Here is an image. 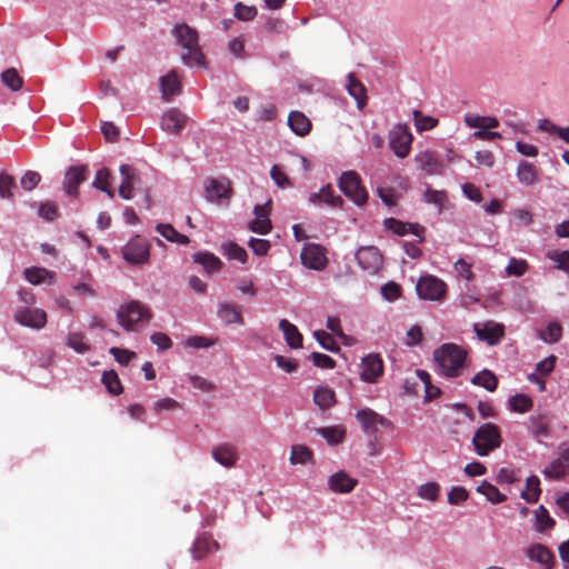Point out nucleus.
<instances>
[{
    "label": "nucleus",
    "mask_w": 569,
    "mask_h": 569,
    "mask_svg": "<svg viewBox=\"0 0 569 569\" xmlns=\"http://www.w3.org/2000/svg\"><path fill=\"white\" fill-rule=\"evenodd\" d=\"M309 201L313 204L326 203L332 208H340L343 203L341 197L336 196L329 184L322 187L319 192L311 193Z\"/></svg>",
    "instance_id": "obj_25"
},
{
    "label": "nucleus",
    "mask_w": 569,
    "mask_h": 569,
    "mask_svg": "<svg viewBox=\"0 0 569 569\" xmlns=\"http://www.w3.org/2000/svg\"><path fill=\"white\" fill-rule=\"evenodd\" d=\"M40 181V173H38L37 171L29 170L21 177L20 184L24 190L31 191L39 184Z\"/></svg>",
    "instance_id": "obj_56"
},
{
    "label": "nucleus",
    "mask_w": 569,
    "mask_h": 569,
    "mask_svg": "<svg viewBox=\"0 0 569 569\" xmlns=\"http://www.w3.org/2000/svg\"><path fill=\"white\" fill-rule=\"evenodd\" d=\"M279 329L282 331L284 340L290 348L298 349L302 347V335L293 323L287 319H281L279 322Z\"/></svg>",
    "instance_id": "obj_28"
},
{
    "label": "nucleus",
    "mask_w": 569,
    "mask_h": 569,
    "mask_svg": "<svg viewBox=\"0 0 569 569\" xmlns=\"http://www.w3.org/2000/svg\"><path fill=\"white\" fill-rule=\"evenodd\" d=\"M382 297L388 301H395L401 296V287L390 281L381 287L380 290Z\"/></svg>",
    "instance_id": "obj_57"
},
{
    "label": "nucleus",
    "mask_w": 569,
    "mask_h": 569,
    "mask_svg": "<svg viewBox=\"0 0 569 569\" xmlns=\"http://www.w3.org/2000/svg\"><path fill=\"white\" fill-rule=\"evenodd\" d=\"M218 317L227 325L242 323L241 308L232 302H222L218 306Z\"/></svg>",
    "instance_id": "obj_27"
},
{
    "label": "nucleus",
    "mask_w": 569,
    "mask_h": 569,
    "mask_svg": "<svg viewBox=\"0 0 569 569\" xmlns=\"http://www.w3.org/2000/svg\"><path fill=\"white\" fill-rule=\"evenodd\" d=\"M309 358L312 363L321 369H333L336 367V361L326 353L312 352Z\"/></svg>",
    "instance_id": "obj_55"
},
{
    "label": "nucleus",
    "mask_w": 569,
    "mask_h": 569,
    "mask_svg": "<svg viewBox=\"0 0 569 569\" xmlns=\"http://www.w3.org/2000/svg\"><path fill=\"white\" fill-rule=\"evenodd\" d=\"M289 128L300 137L307 136L312 128L310 119L301 111H291L288 116Z\"/></svg>",
    "instance_id": "obj_23"
},
{
    "label": "nucleus",
    "mask_w": 569,
    "mask_h": 569,
    "mask_svg": "<svg viewBox=\"0 0 569 569\" xmlns=\"http://www.w3.org/2000/svg\"><path fill=\"white\" fill-rule=\"evenodd\" d=\"M530 431L537 439L549 436V423L545 416L538 415L530 417Z\"/></svg>",
    "instance_id": "obj_41"
},
{
    "label": "nucleus",
    "mask_w": 569,
    "mask_h": 569,
    "mask_svg": "<svg viewBox=\"0 0 569 569\" xmlns=\"http://www.w3.org/2000/svg\"><path fill=\"white\" fill-rule=\"evenodd\" d=\"M440 492V486L437 482H427L419 487L418 495L420 498L436 501Z\"/></svg>",
    "instance_id": "obj_53"
},
{
    "label": "nucleus",
    "mask_w": 569,
    "mask_h": 569,
    "mask_svg": "<svg viewBox=\"0 0 569 569\" xmlns=\"http://www.w3.org/2000/svg\"><path fill=\"white\" fill-rule=\"evenodd\" d=\"M160 88L162 98L166 101L171 100L173 96L181 92V82L174 70L170 71L168 74L160 79Z\"/></svg>",
    "instance_id": "obj_26"
},
{
    "label": "nucleus",
    "mask_w": 569,
    "mask_h": 569,
    "mask_svg": "<svg viewBox=\"0 0 569 569\" xmlns=\"http://www.w3.org/2000/svg\"><path fill=\"white\" fill-rule=\"evenodd\" d=\"M212 546L218 548V543L211 541L209 538H198L191 549L193 558L197 560L202 559L211 550Z\"/></svg>",
    "instance_id": "obj_47"
},
{
    "label": "nucleus",
    "mask_w": 569,
    "mask_h": 569,
    "mask_svg": "<svg viewBox=\"0 0 569 569\" xmlns=\"http://www.w3.org/2000/svg\"><path fill=\"white\" fill-rule=\"evenodd\" d=\"M528 268V264L525 260H518L516 258H511L509 260L508 266L506 267V271L509 276L520 277L522 276Z\"/></svg>",
    "instance_id": "obj_60"
},
{
    "label": "nucleus",
    "mask_w": 569,
    "mask_h": 569,
    "mask_svg": "<svg viewBox=\"0 0 569 569\" xmlns=\"http://www.w3.org/2000/svg\"><path fill=\"white\" fill-rule=\"evenodd\" d=\"M329 445L341 443L346 437V429L342 426L322 427L317 430Z\"/></svg>",
    "instance_id": "obj_38"
},
{
    "label": "nucleus",
    "mask_w": 569,
    "mask_h": 569,
    "mask_svg": "<svg viewBox=\"0 0 569 569\" xmlns=\"http://www.w3.org/2000/svg\"><path fill=\"white\" fill-rule=\"evenodd\" d=\"M356 259L362 270L377 273L383 263L382 254L375 246L360 247L356 252Z\"/></svg>",
    "instance_id": "obj_10"
},
{
    "label": "nucleus",
    "mask_w": 569,
    "mask_h": 569,
    "mask_svg": "<svg viewBox=\"0 0 569 569\" xmlns=\"http://www.w3.org/2000/svg\"><path fill=\"white\" fill-rule=\"evenodd\" d=\"M339 187L346 197L356 204L362 206L367 202L368 193L361 184L360 177L355 171L343 172L339 180Z\"/></svg>",
    "instance_id": "obj_5"
},
{
    "label": "nucleus",
    "mask_w": 569,
    "mask_h": 569,
    "mask_svg": "<svg viewBox=\"0 0 569 569\" xmlns=\"http://www.w3.org/2000/svg\"><path fill=\"white\" fill-rule=\"evenodd\" d=\"M221 250L223 256H226L229 260H236L241 263H244L247 261L248 254L246 249L233 241H227L222 243Z\"/></svg>",
    "instance_id": "obj_39"
},
{
    "label": "nucleus",
    "mask_w": 569,
    "mask_h": 569,
    "mask_svg": "<svg viewBox=\"0 0 569 569\" xmlns=\"http://www.w3.org/2000/svg\"><path fill=\"white\" fill-rule=\"evenodd\" d=\"M14 320L23 327L40 330L47 325V313L39 308H19L14 312Z\"/></svg>",
    "instance_id": "obj_11"
},
{
    "label": "nucleus",
    "mask_w": 569,
    "mask_h": 569,
    "mask_svg": "<svg viewBox=\"0 0 569 569\" xmlns=\"http://www.w3.org/2000/svg\"><path fill=\"white\" fill-rule=\"evenodd\" d=\"M156 230L168 241L180 244H188L189 238L178 232L170 223H158Z\"/></svg>",
    "instance_id": "obj_37"
},
{
    "label": "nucleus",
    "mask_w": 569,
    "mask_h": 569,
    "mask_svg": "<svg viewBox=\"0 0 569 569\" xmlns=\"http://www.w3.org/2000/svg\"><path fill=\"white\" fill-rule=\"evenodd\" d=\"M412 134L406 124H398L389 131V147L399 158H406L410 152Z\"/></svg>",
    "instance_id": "obj_7"
},
{
    "label": "nucleus",
    "mask_w": 569,
    "mask_h": 569,
    "mask_svg": "<svg viewBox=\"0 0 569 569\" xmlns=\"http://www.w3.org/2000/svg\"><path fill=\"white\" fill-rule=\"evenodd\" d=\"M193 261L201 264L207 273L218 272L222 269L223 262L211 252H197L193 254Z\"/></svg>",
    "instance_id": "obj_30"
},
{
    "label": "nucleus",
    "mask_w": 569,
    "mask_h": 569,
    "mask_svg": "<svg viewBox=\"0 0 569 569\" xmlns=\"http://www.w3.org/2000/svg\"><path fill=\"white\" fill-rule=\"evenodd\" d=\"M556 521L550 517L549 511L539 506L535 511V528L538 532H546L553 529Z\"/></svg>",
    "instance_id": "obj_33"
},
{
    "label": "nucleus",
    "mask_w": 569,
    "mask_h": 569,
    "mask_svg": "<svg viewBox=\"0 0 569 569\" xmlns=\"http://www.w3.org/2000/svg\"><path fill=\"white\" fill-rule=\"evenodd\" d=\"M469 497V492L465 487L456 486L452 487L448 493V502L450 505H460L465 502Z\"/></svg>",
    "instance_id": "obj_58"
},
{
    "label": "nucleus",
    "mask_w": 569,
    "mask_h": 569,
    "mask_svg": "<svg viewBox=\"0 0 569 569\" xmlns=\"http://www.w3.org/2000/svg\"><path fill=\"white\" fill-rule=\"evenodd\" d=\"M468 352L455 343H443L433 351L440 372L448 378L459 377L468 367Z\"/></svg>",
    "instance_id": "obj_1"
},
{
    "label": "nucleus",
    "mask_w": 569,
    "mask_h": 569,
    "mask_svg": "<svg viewBox=\"0 0 569 569\" xmlns=\"http://www.w3.org/2000/svg\"><path fill=\"white\" fill-rule=\"evenodd\" d=\"M527 555L530 558V560L539 562L541 566L545 567V569H551L553 567V563H555L553 553L551 552V550L548 547H546L541 543L532 545L528 549Z\"/></svg>",
    "instance_id": "obj_22"
},
{
    "label": "nucleus",
    "mask_w": 569,
    "mask_h": 569,
    "mask_svg": "<svg viewBox=\"0 0 569 569\" xmlns=\"http://www.w3.org/2000/svg\"><path fill=\"white\" fill-rule=\"evenodd\" d=\"M502 438L498 426L491 422L481 425L475 432L472 445L480 457H486L501 446Z\"/></svg>",
    "instance_id": "obj_4"
},
{
    "label": "nucleus",
    "mask_w": 569,
    "mask_h": 569,
    "mask_svg": "<svg viewBox=\"0 0 569 569\" xmlns=\"http://www.w3.org/2000/svg\"><path fill=\"white\" fill-rule=\"evenodd\" d=\"M418 167L429 176L441 174L443 163L439 156L432 151H422L416 156Z\"/></svg>",
    "instance_id": "obj_20"
},
{
    "label": "nucleus",
    "mask_w": 569,
    "mask_h": 569,
    "mask_svg": "<svg viewBox=\"0 0 569 569\" xmlns=\"http://www.w3.org/2000/svg\"><path fill=\"white\" fill-rule=\"evenodd\" d=\"M510 409L515 412L525 413L531 410L532 399L525 393H517L509 399Z\"/></svg>",
    "instance_id": "obj_45"
},
{
    "label": "nucleus",
    "mask_w": 569,
    "mask_h": 569,
    "mask_svg": "<svg viewBox=\"0 0 569 569\" xmlns=\"http://www.w3.org/2000/svg\"><path fill=\"white\" fill-rule=\"evenodd\" d=\"M312 458V451L301 445L293 446L291 449L290 461L292 465L306 463Z\"/></svg>",
    "instance_id": "obj_51"
},
{
    "label": "nucleus",
    "mask_w": 569,
    "mask_h": 569,
    "mask_svg": "<svg viewBox=\"0 0 569 569\" xmlns=\"http://www.w3.org/2000/svg\"><path fill=\"white\" fill-rule=\"evenodd\" d=\"M471 383L493 392L498 387V377L492 371L483 369L472 377Z\"/></svg>",
    "instance_id": "obj_31"
},
{
    "label": "nucleus",
    "mask_w": 569,
    "mask_h": 569,
    "mask_svg": "<svg viewBox=\"0 0 569 569\" xmlns=\"http://www.w3.org/2000/svg\"><path fill=\"white\" fill-rule=\"evenodd\" d=\"M110 171L107 168H101L97 171L96 178L92 182V186L103 192H106L110 198L114 197V190L110 188Z\"/></svg>",
    "instance_id": "obj_43"
},
{
    "label": "nucleus",
    "mask_w": 569,
    "mask_h": 569,
    "mask_svg": "<svg viewBox=\"0 0 569 569\" xmlns=\"http://www.w3.org/2000/svg\"><path fill=\"white\" fill-rule=\"evenodd\" d=\"M548 257L556 262L558 269L569 271V251L549 252Z\"/></svg>",
    "instance_id": "obj_62"
},
{
    "label": "nucleus",
    "mask_w": 569,
    "mask_h": 569,
    "mask_svg": "<svg viewBox=\"0 0 569 569\" xmlns=\"http://www.w3.org/2000/svg\"><path fill=\"white\" fill-rule=\"evenodd\" d=\"M313 401L320 409H329L336 403L335 391L328 387H318L313 392Z\"/></svg>",
    "instance_id": "obj_32"
},
{
    "label": "nucleus",
    "mask_w": 569,
    "mask_h": 569,
    "mask_svg": "<svg viewBox=\"0 0 569 569\" xmlns=\"http://www.w3.org/2000/svg\"><path fill=\"white\" fill-rule=\"evenodd\" d=\"M542 473L549 479H561L569 475V462L560 457L552 461L550 466L542 471Z\"/></svg>",
    "instance_id": "obj_36"
},
{
    "label": "nucleus",
    "mask_w": 569,
    "mask_h": 569,
    "mask_svg": "<svg viewBox=\"0 0 569 569\" xmlns=\"http://www.w3.org/2000/svg\"><path fill=\"white\" fill-rule=\"evenodd\" d=\"M541 493L540 481L537 476H530L526 481V489L521 497L528 502H537Z\"/></svg>",
    "instance_id": "obj_42"
},
{
    "label": "nucleus",
    "mask_w": 569,
    "mask_h": 569,
    "mask_svg": "<svg viewBox=\"0 0 569 569\" xmlns=\"http://www.w3.org/2000/svg\"><path fill=\"white\" fill-rule=\"evenodd\" d=\"M24 277L30 283L40 284L47 280L51 282L53 279V273L44 268L32 267L24 270Z\"/></svg>",
    "instance_id": "obj_40"
},
{
    "label": "nucleus",
    "mask_w": 569,
    "mask_h": 569,
    "mask_svg": "<svg viewBox=\"0 0 569 569\" xmlns=\"http://www.w3.org/2000/svg\"><path fill=\"white\" fill-rule=\"evenodd\" d=\"M477 492L483 495L491 503H501L506 501L507 496L500 492V490L492 483L483 480L478 487Z\"/></svg>",
    "instance_id": "obj_35"
},
{
    "label": "nucleus",
    "mask_w": 569,
    "mask_h": 569,
    "mask_svg": "<svg viewBox=\"0 0 569 569\" xmlns=\"http://www.w3.org/2000/svg\"><path fill=\"white\" fill-rule=\"evenodd\" d=\"M539 338L548 343H553L560 340L562 335V328L557 322H551L545 330L538 332Z\"/></svg>",
    "instance_id": "obj_49"
},
{
    "label": "nucleus",
    "mask_w": 569,
    "mask_h": 569,
    "mask_svg": "<svg viewBox=\"0 0 569 569\" xmlns=\"http://www.w3.org/2000/svg\"><path fill=\"white\" fill-rule=\"evenodd\" d=\"M212 458L223 467H232L238 460V452L232 445L223 443L212 449Z\"/></svg>",
    "instance_id": "obj_24"
},
{
    "label": "nucleus",
    "mask_w": 569,
    "mask_h": 569,
    "mask_svg": "<svg viewBox=\"0 0 569 569\" xmlns=\"http://www.w3.org/2000/svg\"><path fill=\"white\" fill-rule=\"evenodd\" d=\"M347 90L349 94L355 98L359 109L367 104V90L360 80L353 73L348 74Z\"/></svg>",
    "instance_id": "obj_29"
},
{
    "label": "nucleus",
    "mask_w": 569,
    "mask_h": 569,
    "mask_svg": "<svg viewBox=\"0 0 569 569\" xmlns=\"http://www.w3.org/2000/svg\"><path fill=\"white\" fill-rule=\"evenodd\" d=\"M87 172V166H73L67 170L64 174L63 189L68 196H78V188L83 181H86Z\"/></svg>",
    "instance_id": "obj_17"
},
{
    "label": "nucleus",
    "mask_w": 569,
    "mask_h": 569,
    "mask_svg": "<svg viewBox=\"0 0 569 569\" xmlns=\"http://www.w3.org/2000/svg\"><path fill=\"white\" fill-rule=\"evenodd\" d=\"M517 177L521 183L530 186L537 182L538 171L532 163L528 161H521L518 166Z\"/></svg>",
    "instance_id": "obj_34"
},
{
    "label": "nucleus",
    "mask_w": 569,
    "mask_h": 569,
    "mask_svg": "<svg viewBox=\"0 0 569 569\" xmlns=\"http://www.w3.org/2000/svg\"><path fill=\"white\" fill-rule=\"evenodd\" d=\"M216 343V340L209 339L202 336H194L188 338L186 341V345L191 348L201 349V348H209L212 347Z\"/></svg>",
    "instance_id": "obj_63"
},
{
    "label": "nucleus",
    "mask_w": 569,
    "mask_h": 569,
    "mask_svg": "<svg viewBox=\"0 0 569 569\" xmlns=\"http://www.w3.org/2000/svg\"><path fill=\"white\" fill-rule=\"evenodd\" d=\"M357 483L358 480L356 478L350 477L342 470L333 473L328 480L329 488L336 493H349Z\"/></svg>",
    "instance_id": "obj_21"
},
{
    "label": "nucleus",
    "mask_w": 569,
    "mask_h": 569,
    "mask_svg": "<svg viewBox=\"0 0 569 569\" xmlns=\"http://www.w3.org/2000/svg\"><path fill=\"white\" fill-rule=\"evenodd\" d=\"M270 177L278 187L286 188L291 186V181L288 176L277 164L272 166L270 170Z\"/></svg>",
    "instance_id": "obj_61"
},
{
    "label": "nucleus",
    "mask_w": 569,
    "mask_h": 569,
    "mask_svg": "<svg viewBox=\"0 0 569 569\" xmlns=\"http://www.w3.org/2000/svg\"><path fill=\"white\" fill-rule=\"evenodd\" d=\"M301 263L312 270H322L326 268L328 259L326 249L317 243H307L300 253Z\"/></svg>",
    "instance_id": "obj_9"
},
{
    "label": "nucleus",
    "mask_w": 569,
    "mask_h": 569,
    "mask_svg": "<svg viewBox=\"0 0 569 569\" xmlns=\"http://www.w3.org/2000/svg\"><path fill=\"white\" fill-rule=\"evenodd\" d=\"M423 198L426 202L441 207L446 200V192L433 189H427Z\"/></svg>",
    "instance_id": "obj_64"
},
{
    "label": "nucleus",
    "mask_w": 569,
    "mask_h": 569,
    "mask_svg": "<svg viewBox=\"0 0 569 569\" xmlns=\"http://www.w3.org/2000/svg\"><path fill=\"white\" fill-rule=\"evenodd\" d=\"M313 336L323 349L329 350L331 352L339 351L340 348L330 333L323 330H319L315 331Z\"/></svg>",
    "instance_id": "obj_52"
},
{
    "label": "nucleus",
    "mask_w": 569,
    "mask_h": 569,
    "mask_svg": "<svg viewBox=\"0 0 569 569\" xmlns=\"http://www.w3.org/2000/svg\"><path fill=\"white\" fill-rule=\"evenodd\" d=\"M1 80L4 86L12 91H18L22 88L23 80L14 68H9L1 73Z\"/></svg>",
    "instance_id": "obj_48"
},
{
    "label": "nucleus",
    "mask_w": 569,
    "mask_h": 569,
    "mask_svg": "<svg viewBox=\"0 0 569 569\" xmlns=\"http://www.w3.org/2000/svg\"><path fill=\"white\" fill-rule=\"evenodd\" d=\"M67 346L78 353H84L90 350L86 336L81 332H71L67 336Z\"/></svg>",
    "instance_id": "obj_46"
},
{
    "label": "nucleus",
    "mask_w": 569,
    "mask_h": 569,
    "mask_svg": "<svg viewBox=\"0 0 569 569\" xmlns=\"http://www.w3.org/2000/svg\"><path fill=\"white\" fill-rule=\"evenodd\" d=\"M471 267L472 264L462 258L458 259L453 266L457 276L467 281H472L475 279V273L472 272Z\"/></svg>",
    "instance_id": "obj_54"
},
{
    "label": "nucleus",
    "mask_w": 569,
    "mask_h": 569,
    "mask_svg": "<svg viewBox=\"0 0 569 569\" xmlns=\"http://www.w3.org/2000/svg\"><path fill=\"white\" fill-rule=\"evenodd\" d=\"M383 375V361L377 353H370L362 359L360 378L365 382L375 383Z\"/></svg>",
    "instance_id": "obj_14"
},
{
    "label": "nucleus",
    "mask_w": 569,
    "mask_h": 569,
    "mask_svg": "<svg viewBox=\"0 0 569 569\" xmlns=\"http://www.w3.org/2000/svg\"><path fill=\"white\" fill-rule=\"evenodd\" d=\"M416 289L421 299L438 301L445 297L447 284L441 279L427 274L418 280Z\"/></svg>",
    "instance_id": "obj_6"
},
{
    "label": "nucleus",
    "mask_w": 569,
    "mask_h": 569,
    "mask_svg": "<svg viewBox=\"0 0 569 569\" xmlns=\"http://www.w3.org/2000/svg\"><path fill=\"white\" fill-rule=\"evenodd\" d=\"M409 224L401 222L395 218H388L385 220V226L388 230H391L393 233L398 236H405L409 233Z\"/></svg>",
    "instance_id": "obj_59"
},
{
    "label": "nucleus",
    "mask_w": 569,
    "mask_h": 569,
    "mask_svg": "<svg viewBox=\"0 0 569 569\" xmlns=\"http://www.w3.org/2000/svg\"><path fill=\"white\" fill-rule=\"evenodd\" d=\"M173 33L177 42L181 46L183 52L181 53L182 61L188 64L204 66V56L199 47L198 32L186 23L178 24Z\"/></svg>",
    "instance_id": "obj_2"
},
{
    "label": "nucleus",
    "mask_w": 569,
    "mask_h": 569,
    "mask_svg": "<svg viewBox=\"0 0 569 569\" xmlns=\"http://www.w3.org/2000/svg\"><path fill=\"white\" fill-rule=\"evenodd\" d=\"M357 420L360 422L363 432L375 435L379 430V426L389 427L391 423L388 419L373 411L370 408H363L357 411Z\"/></svg>",
    "instance_id": "obj_12"
},
{
    "label": "nucleus",
    "mask_w": 569,
    "mask_h": 569,
    "mask_svg": "<svg viewBox=\"0 0 569 569\" xmlns=\"http://www.w3.org/2000/svg\"><path fill=\"white\" fill-rule=\"evenodd\" d=\"M16 187L14 178L7 173H0V198L11 200L13 198L12 189Z\"/></svg>",
    "instance_id": "obj_50"
},
{
    "label": "nucleus",
    "mask_w": 569,
    "mask_h": 569,
    "mask_svg": "<svg viewBox=\"0 0 569 569\" xmlns=\"http://www.w3.org/2000/svg\"><path fill=\"white\" fill-rule=\"evenodd\" d=\"M101 380L110 395L118 396L123 391L119 376L114 370L104 371Z\"/></svg>",
    "instance_id": "obj_44"
},
{
    "label": "nucleus",
    "mask_w": 569,
    "mask_h": 569,
    "mask_svg": "<svg viewBox=\"0 0 569 569\" xmlns=\"http://www.w3.org/2000/svg\"><path fill=\"white\" fill-rule=\"evenodd\" d=\"M272 201L269 199L264 204H257L253 209L254 219L251 220V232L267 234L272 229L270 214Z\"/></svg>",
    "instance_id": "obj_13"
},
{
    "label": "nucleus",
    "mask_w": 569,
    "mask_h": 569,
    "mask_svg": "<svg viewBox=\"0 0 569 569\" xmlns=\"http://www.w3.org/2000/svg\"><path fill=\"white\" fill-rule=\"evenodd\" d=\"M187 122V116L177 108H170L167 110L160 121V127L168 133L179 134L184 128Z\"/></svg>",
    "instance_id": "obj_18"
},
{
    "label": "nucleus",
    "mask_w": 569,
    "mask_h": 569,
    "mask_svg": "<svg viewBox=\"0 0 569 569\" xmlns=\"http://www.w3.org/2000/svg\"><path fill=\"white\" fill-rule=\"evenodd\" d=\"M122 256L129 263H146L149 260L150 246L143 238L136 237L123 247Z\"/></svg>",
    "instance_id": "obj_8"
},
{
    "label": "nucleus",
    "mask_w": 569,
    "mask_h": 569,
    "mask_svg": "<svg viewBox=\"0 0 569 569\" xmlns=\"http://www.w3.org/2000/svg\"><path fill=\"white\" fill-rule=\"evenodd\" d=\"M150 319V309L137 300L121 305L117 310L118 323L126 331H136L138 330L139 325L146 323Z\"/></svg>",
    "instance_id": "obj_3"
},
{
    "label": "nucleus",
    "mask_w": 569,
    "mask_h": 569,
    "mask_svg": "<svg viewBox=\"0 0 569 569\" xmlns=\"http://www.w3.org/2000/svg\"><path fill=\"white\" fill-rule=\"evenodd\" d=\"M206 198L211 202H221L224 199H229L232 189L230 181L226 178H211L204 183Z\"/></svg>",
    "instance_id": "obj_15"
},
{
    "label": "nucleus",
    "mask_w": 569,
    "mask_h": 569,
    "mask_svg": "<svg viewBox=\"0 0 569 569\" xmlns=\"http://www.w3.org/2000/svg\"><path fill=\"white\" fill-rule=\"evenodd\" d=\"M120 174L122 177V181L119 187V196L122 199L130 200L133 198L134 186L139 181V176L137 170L130 164L120 166Z\"/></svg>",
    "instance_id": "obj_19"
},
{
    "label": "nucleus",
    "mask_w": 569,
    "mask_h": 569,
    "mask_svg": "<svg viewBox=\"0 0 569 569\" xmlns=\"http://www.w3.org/2000/svg\"><path fill=\"white\" fill-rule=\"evenodd\" d=\"M475 332L480 340L486 341L489 346H497L505 337V326L487 321L482 326L475 325Z\"/></svg>",
    "instance_id": "obj_16"
}]
</instances>
